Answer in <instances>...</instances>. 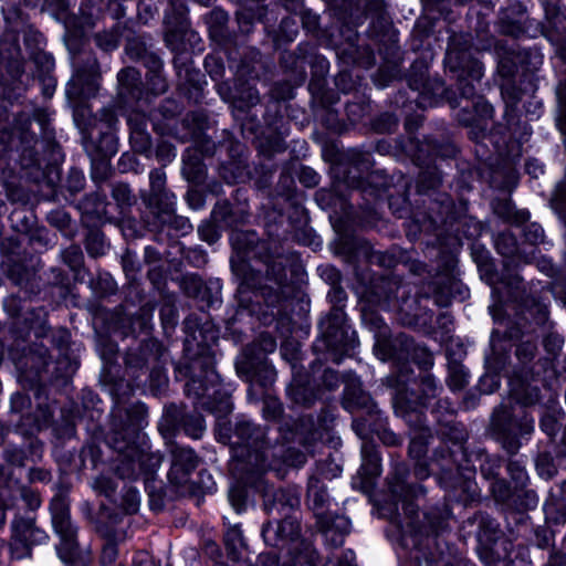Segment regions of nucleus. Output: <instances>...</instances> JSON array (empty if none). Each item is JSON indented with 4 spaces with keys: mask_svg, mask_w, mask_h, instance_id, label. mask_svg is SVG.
<instances>
[{
    "mask_svg": "<svg viewBox=\"0 0 566 566\" xmlns=\"http://www.w3.org/2000/svg\"><path fill=\"white\" fill-rule=\"evenodd\" d=\"M263 413L265 418L276 420L283 413V406L276 398L266 397L263 401Z\"/></svg>",
    "mask_w": 566,
    "mask_h": 566,
    "instance_id": "55",
    "label": "nucleus"
},
{
    "mask_svg": "<svg viewBox=\"0 0 566 566\" xmlns=\"http://www.w3.org/2000/svg\"><path fill=\"white\" fill-rule=\"evenodd\" d=\"M81 207L86 214H91L96 219H102L108 214V202L106 196L101 192H93L83 198Z\"/></svg>",
    "mask_w": 566,
    "mask_h": 566,
    "instance_id": "27",
    "label": "nucleus"
},
{
    "mask_svg": "<svg viewBox=\"0 0 566 566\" xmlns=\"http://www.w3.org/2000/svg\"><path fill=\"white\" fill-rule=\"evenodd\" d=\"M536 352H537V347H536L535 343L523 342L517 346L515 355H516L517 359L523 365L526 366L534 359Z\"/></svg>",
    "mask_w": 566,
    "mask_h": 566,
    "instance_id": "53",
    "label": "nucleus"
},
{
    "mask_svg": "<svg viewBox=\"0 0 566 566\" xmlns=\"http://www.w3.org/2000/svg\"><path fill=\"white\" fill-rule=\"evenodd\" d=\"M420 389H421V405L427 406V400L436 398L441 390V387H439L436 382V379L432 375L426 374L421 377L420 381Z\"/></svg>",
    "mask_w": 566,
    "mask_h": 566,
    "instance_id": "38",
    "label": "nucleus"
},
{
    "mask_svg": "<svg viewBox=\"0 0 566 566\" xmlns=\"http://www.w3.org/2000/svg\"><path fill=\"white\" fill-rule=\"evenodd\" d=\"M398 125V119L392 114H382L379 116L375 123L374 128L378 133H390L392 132Z\"/></svg>",
    "mask_w": 566,
    "mask_h": 566,
    "instance_id": "62",
    "label": "nucleus"
},
{
    "mask_svg": "<svg viewBox=\"0 0 566 566\" xmlns=\"http://www.w3.org/2000/svg\"><path fill=\"white\" fill-rule=\"evenodd\" d=\"M247 489L244 485H233L229 491V501L237 513H241L247 507Z\"/></svg>",
    "mask_w": 566,
    "mask_h": 566,
    "instance_id": "45",
    "label": "nucleus"
},
{
    "mask_svg": "<svg viewBox=\"0 0 566 566\" xmlns=\"http://www.w3.org/2000/svg\"><path fill=\"white\" fill-rule=\"evenodd\" d=\"M146 413L144 406L132 407L127 411V420L107 438V444L118 454L116 471L122 479H135L142 473H151L161 463V457L150 452L142 432Z\"/></svg>",
    "mask_w": 566,
    "mask_h": 566,
    "instance_id": "1",
    "label": "nucleus"
},
{
    "mask_svg": "<svg viewBox=\"0 0 566 566\" xmlns=\"http://www.w3.org/2000/svg\"><path fill=\"white\" fill-rule=\"evenodd\" d=\"M184 292L190 297H200L205 291V283L198 275H185L181 280Z\"/></svg>",
    "mask_w": 566,
    "mask_h": 566,
    "instance_id": "40",
    "label": "nucleus"
},
{
    "mask_svg": "<svg viewBox=\"0 0 566 566\" xmlns=\"http://www.w3.org/2000/svg\"><path fill=\"white\" fill-rule=\"evenodd\" d=\"M118 94L126 101L138 99L143 93L140 73L134 67H125L117 74Z\"/></svg>",
    "mask_w": 566,
    "mask_h": 566,
    "instance_id": "21",
    "label": "nucleus"
},
{
    "mask_svg": "<svg viewBox=\"0 0 566 566\" xmlns=\"http://www.w3.org/2000/svg\"><path fill=\"white\" fill-rule=\"evenodd\" d=\"M361 249L369 263L386 268H390L395 263L392 255L386 252L374 251L368 244L363 245Z\"/></svg>",
    "mask_w": 566,
    "mask_h": 566,
    "instance_id": "44",
    "label": "nucleus"
},
{
    "mask_svg": "<svg viewBox=\"0 0 566 566\" xmlns=\"http://www.w3.org/2000/svg\"><path fill=\"white\" fill-rule=\"evenodd\" d=\"M232 472L239 482L260 483L262 475L274 469L270 455H276L270 448L265 428L248 420L238 421L232 436Z\"/></svg>",
    "mask_w": 566,
    "mask_h": 566,
    "instance_id": "2",
    "label": "nucleus"
},
{
    "mask_svg": "<svg viewBox=\"0 0 566 566\" xmlns=\"http://www.w3.org/2000/svg\"><path fill=\"white\" fill-rule=\"evenodd\" d=\"M507 472L515 483L516 490H523L526 486L528 476L525 468L518 461L511 460L507 463Z\"/></svg>",
    "mask_w": 566,
    "mask_h": 566,
    "instance_id": "41",
    "label": "nucleus"
},
{
    "mask_svg": "<svg viewBox=\"0 0 566 566\" xmlns=\"http://www.w3.org/2000/svg\"><path fill=\"white\" fill-rule=\"evenodd\" d=\"M408 470L405 464H397L395 468V480L396 482L391 484V492L396 495L402 496L410 494L411 497H416L419 494L424 493V489L421 485L417 486H408L410 490H406L405 480L407 478Z\"/></svg>",
    "mask_w": 566,
    "mask_h": 566,
    "instance_id": "29",
    "label": "nucleus"
},
{
    "mask_svg": "<svg viewBox=\"0 0 566 566\" xmlns=\"http://www.w3.org/2000/svg\"><path fill=\"white\" fill-rule=\"evenodd\" d=\"M184 428L187 434L197 439L205 430L203 419L200 416L187 417L184 421Z\"/></svg>",
    "mask_w": 566,
    "mask_h": 566,
    "instance_id": "57",
    "label": "nucleus"
},
{
    "mask_svg": "<svg viewBox=\"0 0 566 566\" xmlns=\"http://www.w3.org/2000/svg\"><path fill=\"white\" fill-rule=\"evenodd\" d=\"M523 315L526 321L530 319L536 325H544L548 319V310L544 303L530 298L525 302Z\"/></svg>",
    "mask_w": 566,
    "mask_h": 566,
    "instance_id": "31",
    "label": "nucleus"
},
{
    "mask_svg": "<svg viewBox=\"0 0 566 566\" xmlns=\"http://www.w3.org/2000/svg\"><path fill=\"white\" fill-rule=\"evenodd\" d=\"M470 41L464 36H452L446 54V64L451 72H460L458 90L462 97L475 96V85L483 76V65L472 57Z\"/></svg>",
    "mask_w": 566,
    "mask_h": 566,
    "instance_id": "6",
    "label": "nucleus"
},
{
    "mask_svg": "<svg viewBox=\"0 0 566 566\" xmlns=\"http://www.w3.org/2000/svg\"><path fill=\"white\" fill-rule=\"evenodd\" d=\"M328 494L325 484L317 476H311L307 483V501L316 515V525L322 533H328L332 528L331 518L322 511L328 503Z\"/></svg>",
    "mask_w": 566,
    "mask_h": 566,
    "instance_id": "16",
    "label": "nucleus"
},
{
    "mask_svg": "<svg viewBox=\"0 0 566 566\" xmlns=\"http://www.w3.org/2000/svg\"><path fill=\"white\" fill-rule=\"evenodd\" d=\"M97 532L106 539L101 554V563L105 566L115 562L118 549L116 542L120 538L116 531L98 526Z\"/></svg>",
    "mask_w": 566,
    "mask_h": 566,
    "instance_id": "28",
    "label": "nucleus"
},
{
    "mask_svg": "<svg viewBox=\"0 0 566 566\" xmlns=\"http://www.w3.org/2000/svg\"><path fill=\"white\" fill-rule=\"evenodd\" d=\"M363 463L360 474L367 481H371L381 473L380 455L376 446L373 443H364L361 448Z\"/></svg>",
    "mask_w": 566,
    "mask_h": 566,
    "instance_id": "23",
    "label": "nucleus"
},
{
    "mask_svg": "<svg viewBox=\"0 0 566 566\" xmlns=\"http://www.w3.org/2000/svg\"><path fill=\"white\" fill-rule=\"evenodd\" d=\"M62 258L65 264L70 266L72 271H78L83 263L84 256L78 245H71L62 252Z\"/></svg>",
    "mask_w": 566,
    "mask_h": 566,
    "instance_id": "42",
    "label": "nucleus"
},
{
    "mask_svg": "<svg viewBox=\"0 0 566 566\" xmlns=\"http://www.w3.org/2000/svg\"><path fill=\"white\" fill-rule=\"evenodd\" d=\"M509 413L505 410H496L492 417V427L503 437L504 448L512 454H515L520 448V442L513 430L506 426Z\"/></svg>",
    "mask_w": 566,
    "mask_h": 566,
    "instance_id": "24",
    "label": "nucleus"
},
{
    "mask_svg": "<svg viewBox=\"0 0 566 566\" xmlns=\"http://www.w3.org/2000/svg\"><path fill=\"white\" fill-rule=\"evenodd\" d=\"M156 158L163 166L171 163L176 158L175 146L166 140H161L156 148Z\"/></svg>",
    "mask_w": 566,
    "mask_h": 566,
    "instance_id": "52",
    "label": "nucleus"
},
{
    "mask_svg": "<svg viewBox=\"0 0 566 566\" xmlns=\"http://www.w3.org/2000/svg\"><path fill=\"white\" fill-rule=\"evenodd\" d=\"M164 119H172L181 112L180 105L171 98H166L157 108Z\"/></svg>",
    "mask_w": 566,
    "mask_h": 566,
    "instance_id": "59",
    "label": "nucleus"
},
{
    "mask_svg": "<svg viewBox=\"0 0 566 566\" xmlns=\"http://www.w3.org/2000/svg\"><path fill=\"white\" fill-rule=\"evenodd\" d=\"M164 354L163 346L155 339H144L126 353L125 364L127 370L136 379L142 374H147L153 365H156Z\"/></svg>",
    "mask_w": 566,
    "mask_h": 566,
    "instance_id": "12",
    "label": "nucleus"
},
{
    "mask_svg": "<svg viewBox=\"0 0 566 566\" xmlns=\"http://www.w3.org/2000/svg\"><path fill=\"white\" fill-rule=\"evenodd\" d=\"M87 99L70 101L73 104V117L76 126L85 136H91L93 127L97 123V118L93 116L92 109L86 103Z\"/></svg>",
    "mask_w": 566,
    "mask_h": 566,
    "instance_id": "26",
    "label": "nucleus"
},
{
    "mask_svg": "<svg viewBox=\"0 0 566 566\" xmlns=\"http://www.w3.org/2000/svg\"><path fill=\"white\" fill-rule=\"evenodd\" d=\"M244 484L250 485L262 493L264 509L270 515H275L280 517L292 515V512L297 510L300 506V496L294 490H275L265 481L264 475H262V482L260 483Z\"/></svg>",
    "mask_w": 566,
    "mask_h": 566,
    "instance_id": "10",
    "label": "nucleus"
},
{
    "mask_svg": "<svg viewBox=\"0 0 566 566\" xmlns=\"http://www.w3.org/2000/svg\"><path fill=\"white\" fill-rule=\"evenodd\" d=\"M112 197L122 208L130 207L135 201V197L126 184L114 185L112 188Z\"/></svg>",
    "mask_w": 566,
    "mask_h": 566,
    "instance_id": "43",
    "label": "nucleus"
},
{
    "mask_svg": "<svg viewBox=\"0 0 566 566\" xmlns=\"http://www.w3.org/2000/svg\"><path fill=\"white\" fill-rule=\"evenodd\" d=\"M93 488L106 497H112L116 491V483L109 476L99 475L95 479Z\"/></svg>",
    "mask_w": 566,
    "mask_h": 566,
    "instance_id": "54",
    "label": "nucleus"
},
{
    "mask_svg": "<svg viewBox=\"0 0 566 566\" xmlns=\"http://www.w3.org/2000/svg\"><path fill=\"white\" fill-rule=\"evenodd\" d=\"M140 503L139 494L136 490L128 489L123 496L122 506L128 514H134L138 511Z\"/></svg>",
    "mask_w": 566,
    "mask_h": 566,
    "instance_id": "64",
    "label": "nucleus"
},
{
    "mask_svg": "<svg viewBox=\"0 0 566 566\" xmlns=\"http://www.w3.org/2000/svg\"><path fill=\"white\" fill-rule=\"evenodd\" d=\"M474 109L476 112L478 123L486 124V119L492 118L493 116V107L490 103H488L483 97L478 96L474 102Z\"/></svg>",
    "mask_w": 566,
    "mask_h": 566,
    "instance_id": "56",
    "label": "nucleus"
},
{
    "mask_svg": "<svg viewBox=\"0 0 566 566\" xmlns=\"http://www.w3.org/2000/svg\"><path fill=\"white\" fill-rule=\"evenodd\" d=\"M410 367L408 365H402L397 376L388 377V382L390 386L397 387V395L395 397V410L397 415L401 416L406 422L410 426L413 424V418L416 421V426L420 430L428 431L422 422V415L416 410H410V399L408 398V394L405 390V386L409 380Z\"/></svg>",
    "mask_w": 566,
    "mask_h": 566,
    "instance_id": "14",
    "label": "nucleus"
},
{
    "mask_svg": "<svg viewBox=\"0 0 566 566\" xmlns=\"http://www.w3.org/2000/svg\"><path fill=\"white\" fill-rule=\"evenodd\" d=\"M354 335L355 332L350 331L348 326L323 329V336L327 347L342 353H347L355 348L356 343Z\"/></svg>",
    "mask_w": 566,
    "mask_h": 566,
    "instance_id": "22",
    "label": "nucleus"
},
{
    "mask_svg": "<svg viewBox=\"0 0 566 566\" xmlns=\"http://www.w3.org/2000/svg\"><path fill=\"white\" fill-rule=\"evenodd\" d=\"M441 174L438 170V168L434 167H427L423 169L418 177V191L419 192H427L429 190L436 189L441 184Z\"/></svg>",
    "mask_w": 566,
    "mask_h": 566,
    "instance_id": "34",
    "label": "nucleus"
},
{
    "mask_svg": "<svg viewBox=\"0 0 566 566\" xmlns=\"http://www.w3.org/2000/svg\"><path fill=\"white\" fill-rule=\"evenodd\" d=\"M52 527L59 536L56 553L65 566H88L92 562L91 552L82 548L77 533L78 527L71 518L70 503L62 496L56 495L50 504Z\"/></svg>",
    "mask_w": 566,
    "mask_h": 566,
    "instance_id": "5",
    "label": "nucleus"
},
{
    "mask_svg": "<svg viewBox=\"0 0 566 566\" xmlns=\"http://www.w3.org/2000/svg\"><path fill=\"white\" fill-rule=\"evenodd\" d=\"M48 539L46 533L35 525L33 517L15 515L11 522L10 549L12 557L22 559L31 556L33 545Z\"/></svg>",
    "mask_w": 566,
    "mask_h": 566,
    "instance_id": "9",
    "label": "nucleus"
},
{
    "mask_svg": "<svg viewBox=\"0 0 566 566\" xmlns=\"http://www.w3.org/2000/svg\"><path fill=\"white\" fill-rule=\"evenodd\" d=\"M85 248L87 253L93 258L103 255L105 253L103 235L96 231L90 232L86 237Z\"/></svg>",
    "mask_w": 566,
    "mask_h": 566,
    "instance_id": "46",
    "label": "nucleus"
},
{
    "mask_svg": "<svg viewBox=\"0 0 566 566\" xmlns=\"http://www.w3.org/2000/svg\"><path fill=\"white\" fill-rule=\"evenodd\" d=\"M432 413L439 424L438 432L441 436L455 443L464 440L465 433L463 429L453 421V410L448 400H438Z\"/></svg>",
    "mask_w": 566,
    "mask_h": 566,
    "instance_id": "19",
    "label": "nucleus"
},
{
    "mask_svg": "<svg viewBox=\"0 0 566 566\" xmlns=\"http://www.w3.org/2000/svg\"><path fill=\"white\" fill-rule=\"evenodd\" d=\"M301 532V524L295 515L282 517L274 526L271 522L266 523L262 528V536L270 546H279L280 542L291 541L293 544L297 542Z\"/></svg>",
    "mask_w": 566,
    "mask_h": 566,
    "instance_id": "17",
    "label": "nucleus"
},
{
    "mask_svg": "<svg viewBox=\"0 0 566 566\" xmlns=\"http://www.w3.org/2000/svg\"><path fill=\"white\" fill-rule=\"evenodd\" d=\"M290 395L294 402L310 407L316 400L315 392L306 386L293 384L290 388Z\"/></svg>",
    "mask_w": 566,
    "mask_h": 566,
    "instance_id": "37",
    "label": "nucleus"
},
{
    "mask_svg": "<svg viewBox=\"0 0 566 566\" xmlns=\"http://www.w3.org/2000/svg\"><path fill=\"white\" fill-rule=\"evenodd\" d=\"M167 176L163 168H155L149 174V191L143 192L142 198L154 218L163 222L171 220L175 195L166 188Z\"/></svg>",
    "mask_w": 566,
    "mask_h": 566,
    "instance_id": "8",
    "label": "nucleus"
},
{
    "mask_svg": "<svg viewBox=\"0 0 566 566\" xmlns=\"http://www.w3.org/2000/svg\"><path fill=\"white\" fill-rule=\"evenodd\" d=\"M342 403L343 407L350 412L364 411L367 415L377 412L376 403L373 401L371 397L361 389L357 379L346 381Z\"/></svg>",
    "mask_w": 566,
    "mask_h": 566,
    "instance_id": "18",
    "label": "nucleus"
},
{
    "mask_svg": "<svg viewBox=\"0 0 566 566\" xmlns=\"http://www.w3.org/2000/svg\"><path fill=\"white\" fill-rule=\"evenodd\" d=\"M33 115L42 129L41 142L30 132L32 120L29 114L20 113L14 118V133L20 139V163L23 168H40L43 161H56L60 155L49 115L44 109H35Z\"/></svg>",
    "mask_w": 566,
    "mask_h": 566,
    "instance_id": "3",
    "label": "nucleus"
},
{
    "mask_svg": "<svg viewBox=\"0 0 566 566\" xmlns=\"http://www.w3.org/2000/svg\"><path fill=\"white\" fill-rule=\"evenodd\" d=\"M448 371V386L451 390H461L467 386L468 373L462 364L457 360H450Z\"/></svg>",
    "mask_w": 566,
    "mask_h": 566,
    "instance_id": "32",
    "label": "nucleus"
},
{
    "mask_svg": "<svg viewBox=\"0 0 566 566\" xmlns=\"http://www.w3.org/2000/svg\"><path fill=\"white\" fill-rule=\"evenodd\" d=\"M291 566H317L318 555L310 542L301 541L290 548Z\"/></svg>",
    "mask_w": 566,
    "mask_h": 566,
    "instance_id": "25",
    "label": "nucleus"
},
{
    "mask_svg": "<svg viewBox=\"0 0 566 566\" xmlns=\"http://www.w3.org/2000/svg\"><path fill=\"white\" fill-rule=\"evenodd\" d=\"M506 426L513 430L514 436H526L532 433L534 429V419L524 413L521 418L506 420Z\"/></svg>",
    "mask_w": 566,
    "mask_h": 566,
    "instance_id": "39",
    "label": "nucleus"
},
{
    "mask_svg": "<svg viewBox=\"0 0 566 566\" xmlns=\"http://www.w3.org/2000/svg\"><path fill=\"white\" fill-rule=\"evenodd\" d=\"M3 458L12 465L23 467L25 464L27 454L22 449L8 447L3 451Z\"/></svg>",
    "mask_w": 566,
    "mask_h": 566,
    "instance_id": "63",
    "label": "nucleus"
},
{
    "mask_svg": "<svg viewBox=\"0 0 566 566\" xmlns=\"http://www.w3.org/2000/svg\"><path fill=\"white\" fill-rule=\"evenodd\" d=\"M345 321L346 315L343 308L340 306H334L328 313L326 319L322 323V329L347 326Z\"/></svg>",
    "mask_w": 566,
    "mask_h": 566,
    "instance_id": "50",
    "label": "nucleus"
},
{
    "mask_svg": "<svg viewBox=\"0 0 566 566\" xmlns=\"http://www.w3.org/2000/svg\"><path fill=\"white\" fill-rule=\"evenodd\" d=\"M182 174L188 180H197L203 174L202 164L198 156L192 155L190 148L182 156Z\"/></svg>",
    "mask_w": 566,
    "mask_h": 566,
    "instance_id": "35",
    "label": "nucleus"
},
{
    "mask_svg": "<svg viewBox=\"0 0 566 566\" xmlns=\"http://www.w3.org/2000/svg\"><path fill=\"white\" fill-rule=\"evenodd\" d=\"M207 127V116L202 112L187 114L174 128L172 135L181 143L198 139Z\"/></svg>",
    "mask_w": 566,
    "mask_h": 566,
    "instance_id": "20",
    "label": "nucleus"
},
{
    "mask_svg": "<svg viewBox=\"0 0 566 566\" xmlns=\"http://www.w3.org/2000/svg\"><path fill=\"white\" fill-rule=\"evenodd\" d=\"M17 491L30 511H35L40 507L41 497L38 492L25 485H19Z\"/></svg>",
    "mask_w": 566,
    "mask_h": 566,
    "instance_id": "49",
    "label": "nucleus"
},
{
    "mask_svg": "<svg viewBox=\"0 0 566 566\" xmlns=\"http://www.w3.org/2000/svg\"><path fill=\"white\" fill-rule=\"evenodd\" d=\"M494 212L506 222L522 223L527 219L524 211H515L509 200H500L493 206Z\"/></svg>",
    "mask_w": 566,
    "mask_h": 566,
    "instance_id": "33",
    "label": "nucleus"
},
{
    "mask_svg": "<svg viewBox=\"0 0 566 566\" xmlns=\"http://www.w3.org/2000/svg\"><path fill=\"white\" fill-rule=\"evenodd\" d=\"M260 149L265 156L272 157L285 151L286 144L281 134L271 133L260 142Z\"/></svg>",
    "mask_w": 566,
    "mask_h": 566,
    "instance_id": "36",
    "label": "nucleus"
},
{
    "mask_svg": "<svg viewBox=\"0 0 566 566\" xmlns=\"http://www.w3.org/2000/svg\"><path fill=\"white\" fill-rule=\"evenodd\" d=\"M235 273L241 276V282L237 291L239 305L248 308L253 302L252 295H260L269 306H276L286 293L287 274L285 265L280 260L266 264L265 279L273 282L275 286L263 284V277L260 271H255L248 264H242L235 269Z\"/></svg>",
    "mask_w": 566,
    "mask_h": 566,
    "instance_id": "4",
    "label": "nucleus"
},
{
    "mask_svg": "<svg viewBox=\"0 0 566 566\" xmlns=\"http://www.w3.org/2000/svg\"><path fill=\"white\" fill-rule=\"evenodd\" d=\"M171 465L169 481L175 485H184L199 464V458L190 448L172 443L170 446Z\"/></svg>",
    "mask_w": 566,
    "mask_h": 566,
    "instance_id": "15",
    "label": "nucleus"
},
{
    "mask_svg": "<svg viewBox=\"0 0 566 566\" xmlns=\"http://www.w3.org/2000/svg\"><path fill=\"white\" fill-rule=\"evenodd\" d=\"M166 32H165V41L168 45H171L174 42L178 41L181 38V33L186 29V24L181 17L178 18L176 24H171L170 19L167 17L165 19Z\"/></svg>",
    "mask_w": 566,
    "mask_h": 566,
    "instance_id": "48",
    "label": "nucleus"
},
{
    "mask_svg": "<svg viewBox=\"0 0 566 566\" xmlns=\"http://www.w3.org/2000/svg\"><path fill=\"white\" fill-rule=\"evenodd\" d=\"M283 462L290 467H301L306 462V455L295 448H287L281 454Z\"/></svg>",
    "mask_w": 566,
    "mask_h": 566,
    "instance_id": "58",
    "label": "nucleus"
},
{
    "mask_svg": "<svg viewBox=\"0 0 566 566\" xmlns=\"http://www.w3.org/2000/svg\"><path fill=\"white\" fill-rule=\"evenodd\" d=\"M4 18L8 23L6 39L13 42L17 54L20 53V48L17 44V35L20 33L23 35V42L27 49L33 54L34 50L41 44V33L27 23L21 10L15 7L8 9L4 13Z\"/></svg>",
    "mask_w": 566,
    "mask_h": 566,
    "instance_id": "13",
    "label": "nucleus"
},
{
    "mask_svg": "<svg viewBox=\"0 0 566 566\" xmlns=\"http://www.w3.org/2000/svg\"><path fill=\"white\" fill-rule=\"evenodd\" d=\"M191 374L190 381L187 384L188 390H192L197 397H208L219 402L217 409L227 413L232 409L230 397L227 392L219 389L220 377L214 369V360L210 355H201L191 360L189 365Z\"/></svg>",
    "mask_w": 566,
    "mask_h": 566,
    "instance_id": "7",
    "label": "nucleus"
},
{
    "mask_svg": "<svg viewBox=\"0 0 566 566\" xmlns=\"http://www.w3.org/2000/svg\"><path fill=\"white\" fill-rule=\"evenodd\" d=\"M526 381L527 375H525V380H522L518 386L512 388V395L517 402L531 406L539 400V389Z\"/></svg>",
    "mask_w": 566,
    "mask_h": 566,
    "instance_id": "30",
    "label": "nucleus"
},
{
    "mask_svg": "<svg viewBox=\"0 0 566 566\" xmlns=\"http://www.w3.org/2000/svg\"><path fill=\"white\" fill-rule=\"evenodd\" d=\"M491 492L499 503H505L512 496L511 486L504 479H495L491 484Z\"/></svg>",
    "mask_w": 566,
    "mask_h": 566,
    "instance_id": "47",
    "label": "nucleus"
},
{
    "mask_svg": "<svg viewBox=\"0 0 566 566\" xmlns=\"http://www.w3.org/2000/svg\"><path fill=\"white\" fill-rule=\"evenodd\" d=\"M128 126L130 129V134L135 133H147V123L148 119L145 114L133 112L128 116Z\"/></svg>",
    "mask_w": 566,
    "mask_h": 566,
    "instance_id": "61",
    "label": "nucleus"
},
{
    "mask_svg": "<svg viewBox=\"0 0 566 566\" xmlns=\"http://www.w3.org/2000/svg\"><path fill=\"white\" fill-rule=\"evenodd\" d=\"M99 66L95 57L87 59L86 63L76 70L66 85L69 101L90 99L98 91Z\"/></svg>",
    "mask_w": 566,
    "mask_h": 566,
    "instance_id": "11",
    "label": "nucleus"
},
{
    "mask_svg": "<svg viewBox=\"0 0 566 566\" xmlns=\"http://www.w3.org/2000/svg\"><path fill=\"white\" fill-rule=\"evenodd\" d=\"M294 96V87L290 82H276L271 88V97L275 101H286Z\"/></svg>",
    "mask_w": 566,
    "mask_h": 566,
    "instance_id": "51",
    "label": "nucleus"
},
{
    "mask_svg": "<svg viewBox=\"0 0 566 566\" xmlns=\"http://www.w3.org/2000/svg\"><path fill=\"white\" fill-rule=\"evenodd\" d=\"M412 359L423 370H428L433 366V357L424 347L416 346L413 348Z\"/></svg>",
    "mask_w": 566,
    "mask_h": 566,
    "instance_id": "60",
    "label": "nucleus"
}]
</instances>
